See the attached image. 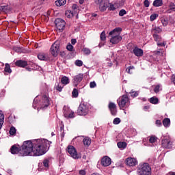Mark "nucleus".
Instances as JSON below:
<instances>
[{"label": "nucleus", "mask_w": 175, "mask_h": 175, "mask_svg": "<svg viewBox=\"0 0 175 175\" xmlns=\"http://www.w3.org/2000/svg\"><path fill=\"white\" fill-rule=\"evenodd\" d=\"M149 102L152 105H158L159 103V99H158L157 97H151Z\"/></svg>", "instance_id": "412c9836"}, {"label": "nucleus", "mask_w": 175, "mask_h": 175, "mask_svg": "<svg viewBox=\"0 0 175 175\" xmlns=\"http://www.w3.org/2000/svg\"><path fill=\"white\" fill-rule=\"evenodd\" d=\"M133 53L135 57H143V54L144 53L143 49L137 46L134 48V49L133 50Z\"/></svg>", "instance_id": "2eb2a0df"}, {"label": "nucleus", "mask_w": 175, "mask_h": 175, "mask_svg": "<svg viewBox=\"0 0 175 175\" xmlns=\"http://www.w3.org/2000/svg\"><path fill=\"white\" fill-rule=\"evenodd\" d=\"M120 122H121V119H120V118H116L113 121V124L114 125H118V124H120Z\"/></svg>", "instance_id": "ea45409f"}, {"label": "nucleus", "mask_w": 175, "mask_h": 175, "mask_svg": "<svg viewBox=\"0 0 175 175\" xmlns=\"http://www.w3.org/2000/svg\"><path fill=\"white\" fill-rule=\"evenodd\" d=\"M129 94L132 98H136L137 96H139V92L131 91L129 92Z\"/></svg>", "instance_id": "f704fd0d"}, {"label": "nucleus", "mask_w": 175, "mask_h": 175, "mask_svg": "<svg viewBox=\"0 0 175 175\" xmlns=\"http://www.w3.org/2000/svg\"><path fill=\"white\" fill-rule=\"evenodd\" d=\"M70 13L71 14V15H68V12H66V15L68 18H70V17H73V12H70Z\"/></svg>", "instance_id": "bf43d9fd"}, {"label": "nucleus", "mask_w": 175, "mask_h": 175, "mask_svg": "<svg viewBox=\"0 0 175 175\" xmlns=\"http://www.w3.org/2000/svg\"><path fill=\"white\" fill-rule=\"evenodd\" d=\"M26 70H27L28 72H31L32 70V68H29V67H26L25 68Z\"/></svg>", "instance_id": "0e129e2a"}, {"label": "nucleus", "mask_w": 175, "mask_h": 175, "mask_svg": "<svg viewBox=\"0 0 175 175\" xmlns=\"http://www.w3.org/2000/svg\"><path fill=\"white\" fill-rule=\"evenodd\" d=\"M109 10H116V8L114 7V5H110Z\"/></svg>", "instance_id": "e2e57ef3"}, {"label": "nucleus", "mask_w": 175, "mask_h": 175, "mask_svg": "<svg viewBox=\"0 0 175 175\" xmlns=\"http://www.w3.org/2000/svg\"><path fill=\"white\" fill-rule=\"evenodd\" d=\"M59 53V42H55L51 47V53L53 57H57Z\"/></svg>", "instance_id": "0eeeda50"}, {"label": "nucleus", "mask_w": 175, "mask_h": 175, "mask_svg": "<svg viewBox=\"0 0 175 175\" xmlns=\"http://www.w3.org/2000/svg\"><path fill=\"white\" fill-rule=\"evenodd\" d=\"M156 125L157 126H162V122H161V120H156Z\"/></svg>", "instance_id": "5fc2aeb1"}, {"label": "nucleus", "mask_w": 175, "mask_h": 175, "mask_svg": "<svg viewBox=\"0 0 175 175\" xmlns=\"http://www.w3.org/2000/svg\"><path fill=\"white\" fill-rule=\"evenodd\" d=\"M103 0H95L96 3H97V5H100V3H102Z\"/></svg>", "instance_id": "680f3d73"}, {"label": "nucleus", "mask_w": 175, "mask_h": 175, "mask_svg": "<svg viewBox=\"0 0 175 175\" xmlns=\"http://www.w3.org/2000/svg\"><path fill=\"white\" fill-rule=\"evenodd\" d=\"M100 40L105 41L106 40V33H105V31H103L100 35Z\"/></svg>", "instance_id": "58836bf2"}, {"label": "nucleus", "mask_w": 175, "mask_h": 175, "mask_svg": "<svg viewBox=\"0 0 175 175\" xmlns=\"http://www.w3.org/2000/svg\"><path fill=\"white\" fill-rule=\"evenodd\" d=\"M90 112V105L87 103H81L77 109L78 116H87Z\"/></svg>", "instance_id": "39448f33"}, {"label": "nucleus", "mask_w": 175, "mask_h": 175, "mask_svg": "<svg viewBox=\"0 0 175 175\" xmlns=\"http://www.w3.org/2000/svg\"><path fill=\"white\" fill-rule=\"evenodd\" d=\"M62 84L66 85V84H69V77L64 76L61 79Z\"/></svg>", "instance_id": "b1692460"}, {"label": "nucleus", "mask_w": 175, "mask_h": 175, "mask_svg": "<svg viewBox=\"0 0 175 175\" xmlns=\"http://www.w3.org/2000/svg\"><path fill=\"white\" fill-rule=\"evenodd\" d=\"M66 49H67V50H68V51H73V50H74L73 45H72V44H69L67 45Z\"/></svg>", "instance_id": "de8ad7c7"}, {"label": "nucleus", "mask_w": 175, "mask_h": 175, "mask_svg": "<svg viewBox=\"0 0 175 175\" xmlns=\"http://www.w3.org/2000/svg\"><path fill=\"white\" fill-rule=\"evenodd\" d=\"M79 174H80V175H85V170H81L79 171Z\"/></svg>", "instance_id": "13d9d810"}, {"label": "nucleus", "mask_w": 175, "mask_h": 175, "mask_svg": "<svg viewBox=\"0 0 175 175\" xmlns=\"http://www.w3.org/2000/svg\"><path fill=\"white\" fill-rule=\"evenodd\" d=\"M172 145L173 143L170 138H164L161 141V146L163 147V148H172Z\"/></svg>", "instance_id": "f8f14e48"}, {"label": "nucleus", "mask_w": 175, "mask_h": 175, "mask_svg": "<svg viewBox=\"0 0 175 175\" xmlns=\"http://www.w3.org/2000/svg\"><path fill=\"white\" fill-rule=\"evenodd\" d=\"M152 5L154 8H159L163 5V1L162 0H154Z\"/></svg>", "instance_id": "aec40b11"}, {"label": "nucleus", "mask_w": 175, "mask_h": 175, "mask_svg": "<svg viewBox=\"0 0 175 175\" xmlns=\"http://www.w3.org/2000/svg\"><path fill=\"white\" fill-rule=\"evenodd\" d=\"M159 88L160 86L159 85H157L154 89V92H155V94H158V92H159Z\"/></svg>", "instance_id": "8fccbe9b"}, {"label": "nucleus", "mask_w": 175, "mask_h": 175, "mask_svg": "<svg viewBox=\"0 0 175 175\" xmlns=\"http://www.w3.org/2000/svg\"><path fill=\"white\" fill-rule=\"evenodd\" d=\"M163 126L165 127V128H167V126H170V118H165L163 120Z\"/></svg>", "instance_id": "393cba45"}, {"label": "nucleus", "mask_w": 175, "mask_h": 175, "mask_svg": "<svg viewBox=\"0 0 175 175\" xmlns=\"http://www.w3.org/2000/svg\"><path fill=\"white\" fill-rule=\"evenodd\" d=\"M97 16H98V14H96V13H92V17H96Z\"/></svg>", "instance_id": "774afa93"}, {"label": "nucleus", "mask_w": 175, "mask_h": 175, "mask_svg": "<svg viewBox=\"0 0 175 175\" xmlns=\"http://www.w3.org/2000/svg\"><path fill=\"white\" fill-rule=\"evenodd\" d=\"M125 14H126V11L124 9L121 10L119 12V16H120V17H122V16H125Z\"/></svg>", "instance_id": "a18cd8bd"}, {"label": "nucleus", "mask_w": 175, "mask_h": 175, "mask_svg": "<svg viewBox=\"0 0 175 175\" xmlns=\"http://www.w3.org/2000/svg\"><path fill=\"white\" fill-rule=\"evenodd\" d=\"M10 135H11V136H13L14 135H16V128L14 126H12L10 128Z\"/></svg>", "instance_id": "e433bc0d"}, {"label": "nucleus", "mask_w": 175, "mask_h": 175, "mask_svg": "<svg viewBox=\"0 0 175 175\" xmlns=\"http://www.w3.org/2000/svg\"><path fill=\"white\" fill-rule=\"evenodd\" d=\"M4 72H5V73H9L10 75L12 73V68H10V64L8 63L5 64Z\"/></svg>", "instance_id": "4be33fe9"}, {"label": "nucleus", "mask_w": 175, "mask_h": 175, "mask_svg": "<svg viewBox=\"0 0 175 175\" xmlns=\"http://www.w3.org/2000/svg\"><path fill=\"white\" fill-rule=\"evenodd\" d=\"M152 31H154V33L158 34L160 33V32H162V29L159 27H155L152 29Z\"/></svg>", "instance_id": "473e14b6"}, {"label": "nucleus", "mask_w": 175, "mask_h": 175, "mask_svg": "<svg viewBox=\"0 0 175 175\" xmlns=\"http://www.w3.org/2000/svg\"><path fill=\"white\" fill-rule=\"evenodd\" d=\"M138 175H151V167L149 163H140L137 166Z\"/></svg>", "instance_id": "7ed1b4c3"}, {"label": "nucleus", "mask_w": 175, "mask_h": 175, "mask_svg": "<svg viewBox=\"0 0 175 175\" xmlns=\"http://www.w3.org/2000/svg\"><path fill=\"white\" fill-rule=\"evenodd\" d=\"M20 151H21V148L20 147H17L16 145H13L10 148L11 154H19V157H20Z\"/></svg>", "instance_id": "f3484780"}, {"label": "nucleus", "mask_w": 175, "mask_h": 175, "mask_svg": "<svg viewBox=\"0 0 175 175\" xmlns=\"http://www.w3.org/2000/svg\"><path fill=\"white\" fill-rule=\"evenodd\" d=\"M55 88H56L57 91H59V92H61L62 91V88H64L60 86L59 83H57V85H55Z\"/></svg>", "instance_id": "09e8293b"}, {"label": "nucleus", "mask_w": 175, "mask_h": 175, "mask_svg": "<svg viewBox=\"0 0 175 175\" xmlns=\"http://www.w3.org/2000/svg\"><path fill=\"white\" fill-rule=\"evenodd\" d=\"M159 15H158L157 14H152L150 16V21H154L157 17H159Z\"/></svg>", "instance_id": "4c0bfd02"}, {"label": "nucleus", "mask_w": 175, "mask_h": 175, "mask_svg": "<svg viewBox=\"0 0 175 175\" xmlns=\"http://www.w3.org/2000/svg\"><path fill=\"white\" fill-rule=\"evenodd\" d=\"M72 95L73 98H77V96H79V90L74 88L72 92Z\"/></svg>", "instance_id": "7c9ffc66"}, {"label": "nucleus", "mask_w": 175, "mask_h": 175, "mask_svg": "<svg viewBox=\"0 0 175 175\" xmlns=\"http://www.w3.org/2000/svg\"><path fill=\"white\" fill-rule=\"evenodd\" d=\"M72 8L73 9V10H77L79 9V6L76 4H74Z\"/></svg>", "instance_id": "4d7b16f0"}, {"label": "nucleus", "mask_w": 175, "mask_h": 175, "mask_svg": "<svg viewBox=\"0 0 175 175\" xmlns=\"http://www.w3.org/2000/svg\"><path fill=\"white\" fill-rule=\"evenodd\" d=\"M122 31V29L120 27H116L109 32V36H111L110 42L112 43V44H117L120 43L121 40H122V37L120 36V33H121Z\"/></svg>", "instance_id": "f03ea898"}, {"label": "nucleus", "mask_w": 175, "mask_h": 175, "mask_svg": "<svg viewBox=\"0 0 175 175\" xmlns=\"http://www.w3.org/2000/svg\"><path fill=\"white\" fill-rule=\"evenodd\" d=\"M107 9V5L104 4L103 5H102V3L100 4V10H101V12H105V10H106Z\"/></svg>", "instance_id": "79ce46f5"}, {"label": "nucleus", "mask_w": 175, "mask_h": 175, "mask_svg": "<svg viewBox=\"0 0 175 175\" xmlns=\"http://www.w3.org/2000/svg\"><path fill=\"white\" fill-rule=\"evenodd\" d=\"M133 69H135V66H130L126 69V72H127V73H129V75H132V73H133V72L132 71L133 70Z\"/></svg>", "instance_id": "2f4dec72"}, {"label": "nucleus", "mask_w": 175, "mask_h": 175, "mask_svg": "<svg viewBox=\"0 0 175 175\" xmlns=\"http://www.w3.org/2000/svg\"><path fill=\"white\" fill-rule=\"evenodd\" d=\"M55 24L57 29H58L59 32H62L64 29H65V26L66 25L65 21L59 18L55 20Z\"/></svg>", "instance_id": "423d86ee"}, {"label": "nucleus", "mask_w": 175, "mask_h": 175, "mask_svg": "<svg viewBox=\"0 0 175 175\" xmlns=\"http://www.w3.org/2000/svg\"><path fill=\"white\" fill-rule=\"evenodd\" d=\"M145 8H148L150 6V1L148 0H145L144 2Z\"/></svg>", "instance_id": "864d4df0"}, {"label": "nucleus", "mask_w": 175, "mask_h": 175, "mask_svg": "<svg viewBox=\"0 0 175 175\" xmlns=\"http://www.w3.org/2000/svg\"><path fill=\"white\" fill-rule=\"evenodd\" d=\"M63 111H64V116L65 117V113H66L67 114H69V113H70V109L66 107H64Z\"/></svg>", "instance_id": "37998d69"}, {"label": "nucleus", "mask_w": 175, "mask_h": 175, "mask_svg": "<svg viewBox=\"0 0 175 175\" xmlns=\"http://www.w3.org/2000/svg\"><path fill=\"white\" fill-rule=\"evenodd\" d=\"M38 58L40 61H46L47 59V57H46V55L44 53H40L38 55Z\"/></svg>", "instance_id": "bb28decb"}, {"label": "nucleus", "mask_w": 175, "mask_h": 175, "mask_svg": "<svg viewBox=\"0 0 175 175\" xmlns=\"http://www.w3.org/2000/svg\"><path fill=\"white\" fill-rule=\"evenodd\" d=\"M171 81L172 83H173L175 85V74L172 75V77H171Z\"/></svg>", "instance_id": "6e6d98bb"}, {"label": "nucleus", "mask_w": 175, "mask_h": 175, "mask_svg": "<svg viewBox=\"0 0 175 175\" xmlns=\"http://www.w3.org/2000/svg\"><path fill=\"white\" fill-rule=\"evenodd\" d=\"M157 46H159V47H165V46H166V42H157Z\"/></svg>", "instance_id": "3c124183"}, {"label": "nucleus", "mask_w": 175, "mask_h": 175, "mask_svg": "<svg viewBox=\"0 0 175 175\" xmlns=\"http://www.w3.org/2000/svg\"><path fill=\"white\" fill-rule=\"evenodd\" d=\"M14 50H15V51H17V53H18V51H20L21 49L18 47H15Z\"/></svg>", "instance_id": "69168bd1"}, {"label": "nucleus", "mask_w": 175, "mask_h": 175, "mask_svg": "<svg viewBox=\"0 0 175 175\" xmlns=\"http://www.w3.org/2000/svg\"><path fill=\"white\" fill-rule=\"evenodd\" d=\"M66 3V0H57L55 2L56 6H64Z\"/></svg>", "instance_id": "5701e85b"}, {"label": "nucleus", "mask_w": 175, "mask_h": 175, "mask_svg": "<svg viewBox=\"0 0 175 175\" xmlns=\"http://www.w3.org/2000/svg\"><path fill=\"white\" fill-rule=\"evenodd\" d=\"M50 103V98L47 95L44 94L42 96V102H41V109L44 110V109L49 107Z\"/></svg>", "instance_id": "9d476101"}, {"label": "nucleus", "mask_w": 175, "mask_h": 175, "mask_svg": "<svg viewBox=\"0 0 175 175\" xmlns=\"http://www.w3.org/2000/svg\"><path fill=\"white\" fill-rule=\"evenodd\" d=\"M75 65H76V66H81L82 65H83V61H81V60H76L75 61Z\"/></svg>", "instance_id": "49530a36"}, {"label": "nucleus", "mask_w": 175, "mask_h": 175, "mask_svg": "<svg viewBox=\"0 0 175 175\" xmlns=\"http://www.w3.org/2000/svg\"><path fill=\"white\" fill-rule=\"evenodd\" d=\"M83 143L85 147H89L91 146V138L86 137L83 139Z\"/></svg>", "instance_id": "a211bd4d"}, {"label": "nucleus", "mask_w": 175, "mask_h": 175, "mask_svg": "<svg viewBox=\"0 0 175 175\" xmlns=\"http://www.w3.org/2000/svg\"><path fill=\"white\" fill-rule=\"evenodd\" d=\"M117 103L120 110H124L125 107H129V97H128V95L124 94L117 100Z\"/></svg>", "instance_id": "20e7f679"}, {"label": "nucleus", "mask_w": 175, "mask_h": 175, "mask_svg": "<svg viewBox=\"0 0 175 175\" xmlns=\"http://www.w3.org/2000/svg\"><path fill=\"white\" fill-rule=\"evenodd\" d=\"M83 51L86 55H90V54H91V50L88 48H83Z\"/></svg>", "instance_id": "c9c22d12"}, {"label": "nucleus", "mask_w": 175, "mask_h": 175, "mask_svg": "<svg viewBox=\"0 0 175 175\" xmlns=\"http://www.w3.org/2000/svg\"><path fill=\"white\" fill-rule=\"evenodd\" d=\"M65 118H75V112L71 111L69 113H65Z\"/></svg>", "instance_id": "c85d7f7f"}, {"label": "nucleus", "mask_w": 175, "mask_h": 175, "mask_svg": "<svg viewBox=\"0 0 175 175\" xmlns=\"http://www.w3.org/2000/svg\"><path fill=\"white\" fill-rule=\"evenodd\" d=\"M3 95H5V92H3V91H2V92L0 93V98H2V96H3Z\"/></svg>", "instance_id": "338daca9"}, {"label": "nucleus", "mask_w": 175, "mask_h": 175, "mask_svg": "<svg viewBox=\"0 0 175 175\" xmlns=\"http://www.w3.org/2000/svg\"><path fill=\"white\" fill-rule=\"evenodd\" d=\"M67 148L68 152V154H70L72 158H74V159H79V158H80V157H79V154H77L76 148L73 146H68Z\"/></svg>", "instance_id": "1a4fd4ad"}, {"label": "nucleus", "mask_w": 175, "mask_h": 175, "mask_svg": "<svg viewBox=\"0 0 175 175\" xmlns=\"http://www.w3.org/2000/svg\"><path fill=\"white\" fill-rule=\"evenodd\" d=\"M126 165H127V166H136V165H137V160L135 158H132V157H128L127 159H126V160L124 161Z\"/></svg>", "instance_id": "ddd939ff"}, {"label": "nucleus", "mask_w": 175, "mask_h": 175, "mask_svg": "<svg viewBox=\"0 0 175 175\" xmlns=\"http://www.w3.org/2000/svg\"><path fill=\"white\" fill-rule=\"evenodd\" d=\"M51 142L45 139L25 141L21 146L20 157H40L47 152Z\"/></svg>", "instance_id": "f257e3e1"}, {"label": "nucleus", "mask_w": 175, "mask_h": 175, "mask_svg": "<svg viewBox=\"0 0 175 175\" xmlns=\"http://www.w3.org/2000/svg\"><path fill=\"white\" fill-rule=\"evenodd\" d=\"M43 166L45 167V169H49V167L50 166V161L49 159H44L42 162Z\"/></svg>", "instance_id": "cd10ccee"}, {"label": "nucleus", "mask_w": 175, "mask_h": 175, "mask_svg": "<svg viewBox=\"0 0 175 175\" xmlns=\"http://www.w3.org/2000/svg\"><path fill=\"white\" fill-rule=\"evenodd\" d=\"M8 9H9V7L8 5H1L0 6V11L1 12H4L6 13L8 12Z\"/></svg>", "instance_id": "72a5a7b5"}, {"label": "nucleus", "mask_w": 175, "mask_h": 175, "mask_svg": "<svg viewBox=\"0 0 175 175\" xmlns=\"http://www.w3.org/2000/svg\"><path fill=\"white\" fill-rule=\"evenodd\" d=\"M83 79H84V74L79 73L75 76H74L72 79V85L74 87H77L81 81H83Z\"/></svg>", "instance_id": "6e6552de"}, {"label": "nucleus", "mask_w": 175, "mask_h": 175, "mask_svg": "<svg viewBox=\"0 0 175 175\" xmlns=\"http://www.w3.org/2000/svg\"><path fill=\"white\" fill-rule=\"evenodd\" d=\"M71 43H72V44H75V43H77V40L75 38H72L71 40Z\"/></svg>", "instance_id": "052dcab7"}, {"label": "nucleus", "mask_w": 175, "mask_h": 175, "mask_svg": "<svg viewBox=\"0 0 175 175\" xmlns=\"http://www.w3.org/2000/svg\"><path fill=\"white\" fill-rule=\"evenodd\" d=\"M3 122H5V115L0 111V131L2 129V126L3 125Z\"/></svg>", "instance_id": "6ab92c4d"}, {"label": "nucleus", "mask_w": 175, "mask_h": 175, "mask_svg": "<svg viewBox=\"0 0 175 175\" xmlns=\"http://www.w3.org/2000/svg\"><path fill=\"white\" fill-rule=\"evenodd\" d=\"M149 142L152 144L155 143V142H157V137L151 136L149 139Z\"/></svg>", "instance_id": "c03bdc74"}, {"label": "nucleus", "mask_w": 175, "mask_h": 175, "mask_svg": "<svg viewBox=\"0 0 175 175\" xmlns=\"http://www.w3.org/2000/svg\"><path fill=\"white\" fill-rule=\"evenodd\" d=\"M170 8V9L167 10V13H170L171 10H173V12H175L174 3H171Z\"/></svg>", "instance_id": "a19ab883"}, {"label": "nucleus", "mask_w": 175, "mask_h": 175, "mask_svg": "<svg viewBox=\"0 0 175 175\" xmlns=\"http://www.w3.org/2000/svg\"><path fill=\"white\" fill-rule=\"evenodd\" d=\"M15 65L19 68H25V66H28V62L25 60H17L15 62Z\"/></svg>", "instance_id": "dca6fc26"}, {"label": "nucleus", "mask_w": 175, "mask_h": 175, "mask_svg": "<svg viewBox=\"0 0 175 175\" xmlns=\"http://www.w3.org/2000/svg\"><path fill=\"white\" fill-rule=\"evenodd\" d=\"M101 165L105 167L110 166L111 165V159L107 156H105L101 159Z\"/></svg>", "instance_id": "4468645a"}, {"label": "nucleus", "mask_w": 175, "mask_h": 175, "mask_svg": "<svg viewBox=\"0 0 175 175\" xmlns=\"http://www.w3.org/2000/svg\"><path fill=\"white\" fill-rule=\"evenodd\" d=\"M117 146L118 148L124 150V148H126V142H118Z\"/></svg>", "instance_id": "a878e982"}, {"label": "nucleus", "mask_w": 175, "mask_h": 175, "mask_svg": "<svg viewBox=\"0 0 175 175\" xmlns=\"http://www.w3.org/2000/svg\"><path fill=\"white\" fill-rule=\"evenodd\" d=\"M90 88H95L96 87V83L95 81L90 82Z\"/></svg>", "instance_id": "603ef678"}, {"label": "nucleus", "mask_w": 175, "mask_h": 175, "mask_svg": "<svg viewBox=\"0 0 175 175\" xmlns=\"http://www.w3.org/2000/svg\"><path fill=\"white\" fill-rule=\"evenodd\" d=\"M153 38H154V40H155V42H161V40L162 39V37H161V36H159L157 33L153 34Z\"/></svg>", "instance_id": "c756f323"}, {"label": "nucleus", "mask_w": 175, "mask_h": 175, "mask_svg": "<svg viewBox=\"0 0 175 175\" xmlns=\"http://www.w3.org/2000/svg\"><path fill=\"white\" fill-rule=\"evenodd\" d=\"M108 108L109 109V111L111 112V116H117V105H116V103H113V102H109V105H108Z\"/></svg>", "instance_id": "9b49d317"}]
</instances>
